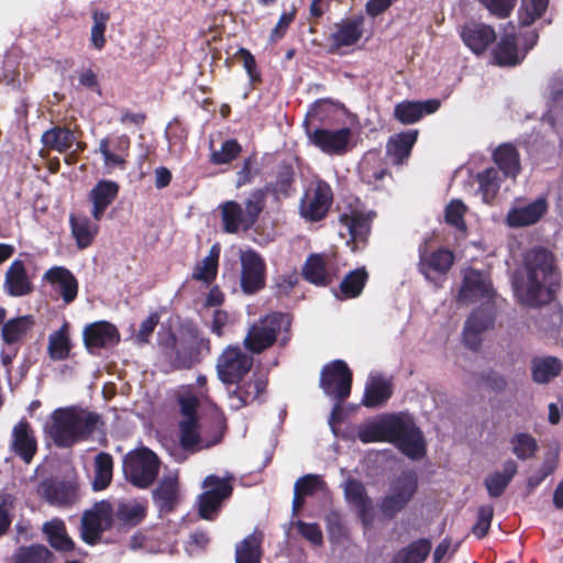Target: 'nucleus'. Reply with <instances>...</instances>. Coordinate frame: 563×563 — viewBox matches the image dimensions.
Here are the masks:
<instances>
[{
    "label": "nucleus",
    "mask_w": 563,
    "mask_h": 563,
    "mask_svg": "<svg viewBox=\"0 0 563 563\" xmlns=\"http://www.w3.org/2000/svg\"><path fill=\"white\" fill-rule=\"evenodd\" d=\"M352 372L344 361L335 360L327 364L320 375V387L323 393L335 400L329 423L332 424L341 409V402L350 396Z\"/></svg>",
    "instance_id": "39448f33"
},
{
    "label": "nucleus",
    "mask_w": 563,
    "mask_h": 563,
    "mask_svg": "<svg viewBox=\"0 0 563 563\" xmlns=\"http://www.w3.org/2000/svg\"><path fill=\"white\" fill-rule=\"evenodd\" d=\"M534 327L544 335H560L563 331V314L556 305H548L542 307L537 316H533Z\"/></svg>",
    "instance_id": "e433bc0d"
},
{
    "label": "nucleus",
    "mask_w": 563,
    "mask_h": 563,
    "mask_svg": "<svg viewBox=\"0 0 563 563\" xmlns=\"http://www.w3.org/2000/svg\"><path fill=\"white\" fill-rule=\"evenodd\" d=\"M177 400L180 407L183 419L179 422V440L185 451L190 453L208 449L221 440V434L217 433L211 439L203 434L202 427L198 422L197 407L198 396L190 387H183L178 391Z\"/></svg>",
    "instance_id": "20e7f679"
},
{
    "label": "nucleus",
    "mask_w": 563,
    "mask_h": 563,
    "mask_svg": "<svg viewBox=\"0 0 563 563\" xmlns=\"http://www.w3.org/2000/svg\"><path fill=\"white\" fill-rule=\"evenodd\" d=\"M525 276L517 273L512 288L517 299L529 307L550 303L559 275L552 254L543 247H533L523 256Z\"/></svg>",
    "instance_id": "f257e3e1"
},
{
    "label": "nucleus",
    "mask_w": 563,
    "mask_h": 563,
    "mask_svg": "<svg viewBox=\"0 0 563 563\" xmlns=\"http://www.w3.org/2000/svg\"><path fill=\"white\" fill-rule=\"evenodd\" d=\"M325 483L320 475L307 474L299 477L294 486L292 514L296 515L303 506V498L323 490Z\"/></svg>",
    "instance_id": "58836bf2"
},
{
    "label": "nucleus",
    "mask_w": 563,
    "mask_h": 563,
    "mask_svg": "<svg viewBox=\"0 0 563 563\" xmlns=\"http://www.w3.org/2000/svg\"><path fill=\"white\" fill-rule=\"evenodd\" d=\"M98 221H91L86 216H71L70 225L73 235L79 249L88 247L98 232Z\"/></svg>",
    "instance_id": "a19ab883"
},
{
    "label": "nucleus",
    "mask_w": 563,
    "mask_h": 563,
    "mask_svg": "<svg viewBox=\"0 0 563 563\" xmlns=\"http://www.w3.org/2000/svg\"><path fill=\"white\" fill-rule=\"evenodd\" d=\"M43 279L56 287L65 303L75 300L78 294V283L73 273L64 266H54L43 276Z\"/></svg>",
    "instance_id": "7c9ffc66"
},
{
    "label": "nucleus",
    "mask_w": 563,
    "mask_h": 563,
    "mask_svg": "<svg viewBox=\"0 0 563 563\" xmlns=\"http://www.w3.org/2000/svg\"><path fill=\"white\" fill-rule=\"evenodd\" d=\"M261 539L252 533L235 547V563H260Z\"/></svg>",
    "instance_id": "8fccbe9b"
},
{
    "label": "nucleus",
    "mask_w": 563,
    "mask_h": 563,
    "mask_svg": "<svg viewBox=\"0 0 563 563\" xmlns=\"http://www.w3.org/2000/svg\"><path fill=\"white\" fill-rule=\"evenodd\" d=\"M110 19L108 12L101 10H95L92 12V26L90 41L95 48L101 49L106 44L104 32L107 23Z\"/></svg>",
    "instance_id": "13d9d810"
},
{
    "label": "nucleus",
    "mask_w": 563,
    "mask_h": 563,
    "mask_svg": "<svg viewBox=\"0 0 563 563\" xmlns=\"http://www.w3.org/2000/svg\"><path fill=\"white\" fill-rule=\"evenodd\" d=\"M113 508L109 501L101 500L84 512L81 518V538L88 544H96L113 520Z\"/></svg>",
    "instance_id": "2eb2a0df"
},
{
    "label": "nucleus",
    "mask_w": 563,
    "mask_h": 563,
    "mask_svg": "<svg viewBox=\"0 0 563 563\" xmlns=\"http://www.w3.org/2000/svg\"><path fill=\"white\" fill-rule=\"evenodd\" d=\"M505 178L495 167H487L476 174L477 194L483 202L492 205L496 200Z\"/></svg>",
    "instance_id": "72a5a7b5"
},
{
    "label": "nucleus",
    "mask_w": 563,
    "mask_h": 563,
    "mask_svg": "<svg viewBox=\"0 0 563 563\" xmlns=\"http://www.w3.org/2000/svg\"><path fill=\"white\" fill-rule=\"evenodd\" d=\"M241 150V145L235 140H227L222 143L220 150L211 153L210 161L218 165L228 164L238 157Z\"/></svg>",
    "instance_id": "e2e57ef3"
},
{
    "label": "nucleus",
    "mask_w": 563,
    "mask_h": 563,
    "mask_svg": "<svg viewBox=\"0 0 563 563\" xmlns=\"http://www.w3.org/2000/svg\"><path fill=\"white\" fill-rule=\"evenodd\" d=\"M562 369V363L558 357L543 356L532 361L533 380L540 384L550 382L556 377Z\"/></svg>",
    "instance_id": "a18cd8bd"
},
{
    "label": "nucleus",
    "mask_w": 563,
    "mask_h": 563,
    "mask_svg": "<svg viewBox=\"0 0 563 563\" xmlns=\"http://www.w3.org/2000/svg\"><path fill=\"white\" fill-rule=\"evenodd\" d=\"M563 121V92H559L549 106L548 112L543 115V122L556 128Z\"/></svg>",
    "instance_id": "774afa93"
},
{
    "label": "nucleus",
    "mask_w": 563,
    "mask_h": 563,
    "mask_svg": "<svg viewBox=\"0 0 563 563\" xmlns=\"http://www.w3.org/2000/svg\"><path fill=\"white\" fill-rule=\"evenodd\" d=\"M223 229L228 233H238L241 230L246 231L253 224L244 213L240 203L227 201L221 206Z\"/></svg>",
    "instance_id": "4c0bfd02"
},
{
    "label": "nucleus",
    "mask_w": 563,
    "mask_h": 563,
    "mask_svg": "<svg viewBox=\"0 0 563 563\" xmlns=\"http://www.w3.org/2000/svg\"><path fill=\"white\" fill-rule=\"evenodd\" d=\"M178 495V475L177 473H169L165 475L159 486L154 490V498L161 510H170Z\"/></svg>",
    "instance_id": "ea45409f"
},
{
    "label": "nucleus",
    "mask_w": 563,
    "mask_h": 563,
    "mask_svg": "<svg viewBox=\"0 0 563 563\" xmlns=\"http://www.w3.org/2000/svg\"><path fill=\"white\" fill-rule=\"evenodd\" d=\"M82 338L85 346L90 353L98 349L114 346L120 342L117 327L108 321H97L86 325Z\"/></svg>",
    "instance_id": "412c9836"
},
{
    "label": "nucleus",
    "mask_w": 563,
    "mask_h": 563,
    "mask_svg": "<svg viewBox=\"0 0 563 563\" xmlns=\"http://www.w3.org/2000/svg\"><path fill=\"white\" fill-rule=\"evenodd\" d=\"M118 183L110 179H101L88 194V201L91 203V216L93 220L100 221L107 208L115 200L119 194Z\"/></svg>",
    "instance_id": "a878e982"
},
{
    "label": "nucleus",
    "mask_w": 563,
    "mask_h": 563,
    "mask_svg": "<svg viewBox=\"0 0 563 563\" xmlns=\"http://www.w3.org/2000/svg\"><path fill=\"white\" fill-rule=\"evenodd\" d=\"M511 444L514 454L520 460L531 457L537 450L536 440L527 433L516 434L511 440Z\"/></svg>",
    "instance_id": "680f3d73"
},
{
    "label": "nucleus",
    "mask_w": 563,
    "mask_h": 563,
    "mask_svg": "<svg viewBox=\"0 0 563 563\" xmlns=\"http://www.w3.org/2000/svg\"><path fill=\"white\" fill-rule=\"evenodd\" d=\"M40 490L54 506H67L77 499V486L70 481H46L41 484Z\"/></svg>",
    "instance_id": "c756f323"
},
{
    "label": "nucleus",
    "mask_w": 563,
    "mask_h": 563,
    "mask_svg": "<svg viewBox=\"0 0 563 563\" xmlns=\"http://www.w3.org/2000/svg\"><path fill=\"white\" fill-rule=\"evenodd\" d=\"M418 130H409L389 139L386 145L387 155L394 164H401L417 142Z\"/></svg>",
    "instance_id": "c9c22d12"
},
{
    "label": "nucleus",
    "mask_w": 563,
    "mask_h": 563,
    "mask_svg": "<svg viewBox=\"0 0 563 563\" xmlns=\"http://www.w3.org/2000/svg\"><path fill=\"white\" fill-rule=\"evenodd\" d=\"M548 207V199L543 195L533 201L517 198L507 212L506 223L510 228H523L536 224L545 214Z\"/></svg>",
    "instance_id": "dca6fc26"
},
{
    "label": "nucleus",
    "mask_w": 563,
    "mask_h": 563,
    "mask_svg": "<svg viewBox=\"0 0 563 563\" xmlns=\"http://www.w3.org/2000/svg\"><path fill=\"white\" fill-rule=\"evenodd\" d=\"M537 41V32L527 31L517 35L515 26L510 25L505 29L501 40L494 49V59L500 66H514L525 58Z\"/></svg>",
    "instance_id": "0eeeda50"
},
{
    "label": "nucleus",
    "mask_w": 563,
    "mask_h": 563,
    "mask_svg": "<svg viewBox=\"0 0 563 563\" xmlns=\"http://www.w3.org/2000/svg\"><path fill=\"white\" fill-rule=\"evenodd\" d=\"M233 389H228L229 406L233 410L253 404L265 393L267 380L262 375L254 374L250 379L234 383Z\"/></svg>",
    "instance_id": "aec40b11"
},
{
    "label": "nucleus",
    "mask_w": 563,
    "mask_h": 563,
    "mask_svg": "<svg viewBox=\"0 0 563 563\" xmlns=\"http://www.w3.org/2000/svg\"><path fill=\"white\" fill-rule=\"evenodd\" d=\"M440 108L438 99H429L426 101L405 100L395 106L394 117L402 124H413L423 115L432 114Z\"/></svg>",
    "instance_id": "cd10ccee"
},
{
    "label": "nucleus",
    "mask_w": 563,
    "mask_h": 563,
    "mask_svg": "<svg viewBox=\"0 0 563 563\" xmlns=\"http://www.w3.org/2000/svg\"><path fill=\"white\" fill-rule=\"evenodd\" d=\"M43 531L47 537L49 544L58 551H69L74 548V542L67 536L65 525L59 519H53L45 522Z\"/></svg>",
    "instance_id": "09e8293b"
},
{
    "label": "nucleus",
    "mask_w": 563,
    "mask_h": 563,
    "mask_svg": "<svg viewBox=\"0 0 563 563\" xmlns=\"http://www.w3.org/2000/svg\"><path fill=\"white\" fill-rule=\"evenodd\" d=\"M11 452L24 463L30 464L37 451L35 433L26 420L13 426L10 440Z\"/></svg>",
    "instance_id": "5701e85b"
},
{
    "label": "nucleus",
    "mask_w": 563,
    "mask_h": 563,
    "mask_svg": "<svg viewBox=\"0 0 563 563\" xmlns=\"http://www.w3.org/2000/svg\"><path fill=\"white\" fill-rule=\"evenodd\" d=\"M3 290L11 297H23L32 292V279L23 261L14 260L10 264L4 275Z\"/></svg>",
    "instance_id": "393cba45"
},
{
    "label": "nucleus",
    "mask_w": 563,
    "mask_h": 563,
    "mask_svg": "<svg viewBox=\"0 0 563 563\" xmlns=\"http://www.w3.org/2000/svg\"><path fill=\"white\" fill-rule=\"evenodd\" d=\"M159 471L157 455L147 448L129 452L123 459L125 478L139 488H147L156 479Z\"/></svg>",
    "instance_id": "423d86ee"
},
{
    "label": "nucleus",
    "mask_w": 563,
    "mask_h": 563,
    "mask_svg": "<svg viewBox=\"0 0 563 563\" xmlns=\"http://www.w3.org/2000/svg\"><path fill=\"white\" fill-rule=\"evenodd\" d=\"M374 212L364 208L358 199L350 203L339 216L340 234L349 235L355 243L364 242L371 231Z\"/></svg>",
    "instance_id": "ddd939ff"
},
{
    "label": "nucleus",
    "mask_w": 563,
    "mask_h": 563,
    "mask_svg": "<svg viewBox=\"0 0 563 563\" xmlns=\"http://www.w3.org/2000/svg\"><path fill=\"white\" fill-rule=\"evenodd\" d=\"M71 343L68 334V324L64 323L57 331L48 335L47 352L53 361H63L69 356Z\"/></svg>",
    "instance_id": "37998d69"
},
{
    "label": "nucleus",
    "mask_w": 563,
    "mask_h": 563,
    "mask_svg": "<svg viewBox=\"0 0 563 563\" xmlns=\"http://www.w3.org/2000/svg\"><path fill=\"white\" fill-rule=\"evenodd\" d=\"M74 142L75 135L73 131L66 128H53L44 132L42 135L43 145L48 150H53L59 153L69 150Z\"/></svg>",
    "instance_id": "de8ad7c7"
},
{
    "label": "nucleus",
    "mask_w": 563,
    "mask_h": 563,
    "mask_svg": "<svg viewBox=\"0 0 563 563\" xmlns=\"http://www.w3.org/2000/svg\"><path fill=\"white\" fill-rule=\"evenodd\" d=\"M146 507L137 500H125L118 504L115 516L120 522L126 526H136L145 517Z\"/></svg>",
    "instance_id": "3c124183"
},
{
    "label": "nucleus",
    "mask_w": 563,
    "mask_h": 563,
    "mask_svg": "<svg viewBox=\"0 0 563 563\" xmlns=\"http://www.w3.org/2000/svg\"><path fill=\"white\" fill-rule=\"evenodd\" d=\"M334 255L312 254L306 261L302 275L308 282L314 285L324 286L331 282V277L334 274Z\"/></svg>",
    "instance_id": "bb28decb"
},
{
    "label": "nucleus",
    "mask_w": 563,
    "mask_h": 563,
    "mask_svg": "<svg viewBox=\"0 0 563 563\" xmlns=\"http://www.w3.org/2000/svg\"><path fill=\"white\" fill-rule=\"evenodd\" d=\"M549 7V0H521L518 21L521 26L531 25L540 19Z\"/></svg>",
    "instance_id": "6e6d98bb"
},
{
    "label": "nucleus",
    "mask_w": 563,
    "mask_h": 563,
    "mask_svg": "<svg viewBox=\"0 0 563 563\" xmlns=\"http://www.w3.org/2000/svg\"><path fill=\"white\" fill-rule=\"evenodd\" d=\"M130 146L131 140L126 134L109 135L100 140L98 153L101 154L108 173L125 170Z\"/></svg>",
    "instance_id": "a211bd4d"
},
{
    "label": "nucleus",
    "mask_w": 563,
    "mask_h": 563,
    "mask_svg": "<svg viewBox=\"0 0 563 563\" xmlns=\"http://www.w3.org/2000/svg\"><path fill=\"white\" fill-rule=\"evenodd\" d=\"M558 465V453L547 457L541 468L528 478L527 485L530 489L538 487L550 474H552Z\"/></svg>",
    "instance_id": "69168bd1"
},
{
    "label": "nucleus",
    "mask_w": 563,
    "mask_h": 563,
    "mask_svg": "<svg viewBox=\"0 0 563 563\" xmlns=\"http://www.w3.org/2000/svg\"><path fill=\"white\" fill-rule=\"evenodd\" d=\"M493 288L489 277L474 268H466L463 272V283L457 295V300L470 305L478 300H485V307H492Z\"/></svg>",
    "instance_id": "f3484780"
},
{
    "label": "nucleus",
    "mask_w": 563,
    "mask_h": 563,
    "mask_svg": "<svg viewBox=\"0 0 563 563\" xmlns=\"http://www.w3.org/2000/svg\"><path fill=\"white\" fill-rule=\"evenodd\" d=\"M358 439L364 443L391 442L408 457L421 459L426 453V444L421 431L405 417L389 416L378 421L362 424L357 431Z\"/></svg>",
    "instance_id": "f03ea898"
},
{
    "label": "nucleus",
    "mask_w": 563,
    "mask_h": 563,
    "mask_svg": "<svg viewBox=\"0 0 563 563\" xmlns=\"http://www.w3.org/2000/svg\"><path fill=\"white\" fill-rule=\"evenodd\" d=\"M494 323L492 307H481L467 318L463 329V342L466 347L476 351L482 343V334Z\"/></svg>",
    "instance_id": "4be33fe9"
},
{
    "label": "nucleus",
    "mask_w": 563,
    "mask_h": 563,
    "mask_svg": "<svg viewBox=\"0 0 563 563\" xmlns=\"http://www.w3.org/2000/svg\"><path fill=\"white\" fill-rule=\"evenodd\" d=\"M303 128L306 135L313 146L328 155H342L347 148L352 137L349 128L329 130L324 128L312 126L308 120H305Z\"/></svg>",
    "instance_id": "9b49d317"
},
{
    "label": "nucleus",
    "mask_w": 563,
    "mask_h": 563,
    "mask_svg": "<svg viewBox=\"0 0 563 563\" xmlns=\"http://www.w3.org/2000/svg\"><path fill=\"white\" fill-rule=\"evenodd\" d=\"M366 280L367 273L364 268L350 272L340 284L341 295H338V297L341 299L357 297L362 292Z\"/></svg>",
    "instance_id": "5fc2aeb1"
},
{
    "label": "nucleus",
    "mask_w": 563,
    "mask_h": 563,
    "mask_svg": "<svg viewBox=\"0 0 563 563\" xmlns=\"http://www.w3.org/2000/svg\"><path fill=\"white\" fill-rule=\"evenodd\" d=\"M362 36V20L343 21L336 26L332 37L338 46L355 44Z\"/></svg>",
    "instance_id": "864d4df0"
},
{
    "label": "nucleus",
    "mask_w": 563,
    "mask_h": 563,
    "mask_svg": "<svg viewBox=\"0 0 563 563\" xmlns=\"http://www.w3.org/2000/svg\"><path fill=\"white\" fill-rule=\"evenodd\" d=\"M431 548L430 540H416L395 554L394 563H422L429 555Z\"/></svg>",
    "instance_id": "c03bdc74"
},
{
    "label": "nucleus",
    "mask_w": 563,
    "mask_h": 563,
    "mask_svg": "<svg viewBox=\"0 0 563 563\" xmlns=\"http://www.w3.org/2000/svg\"><path fill=\"white\" fill-rule=\"evenodd\" d=\"M232 477L209 475L203 481L205 492L199 496V515L206 520H213L221 504L232 494Z\"/></svg>",
    "instance_id": "f8f14e48"
},
{
    "label": "nucleus",
    "mask_w": 563,
    "mask_h": 563,
    "mask_svg": "<svg viewBox=\"0 0 563 563\" xmlns=\"http://www.w3.org/2000/svg\"><path fill=\"white\" fill-rule=\"evenodd\" d=\"M265 194L263 190L257 189L250 194L245 202L244 213L249 218L252 224L255 223L258 214L262 212L264 207Z\"/></svg>",
    "instance_id": "338daca9"
},
{
    "label": "nucleus",
    "mask_w": 563,
    "mask_h": 563,
    "mask_svg": "<svg viewBox=\"0 0 563 563\" xmlns=\"http://www.w3.org/2000/svg\"><path fill=\"white\" fill-rule=\"evenodd\" d=\"M418 489V476L412 471L402 472L391 481L387 495L379 503L383 516L393 519L412 500Z\"/></svg>",
    "instance_id": "6e6552de"
},
{
    "label": "nucleus",
    "mask_w": 563,
    "mask_h": 563,
    "mask_svg": "<svg viewBox=\"0 0 563 563\" xmlns=\"http://www.w3.org/2000/svg\"><path fill=\"white\" fill-rule=\"evenodd\" d=\"M218 253H214V247L211 253L199 262L192 273V277L197 280L211 283L217 275Z\"/></svg>",
    "instance_id": "bf43d9fd"
},
{
    "label": "nucleus",
    "mask_w": 563,
    "mask_h": 563,
    "mask_svg": "<svg viewBox=\"0 0 563 563\" xmlns=\"http://www.w3.org/2000/svg\"><path fill=\"white\" fill-rule=\"evenodd\" d=\"M113 460L108 453L101 452L95 457V478L92 487L102 490L109 486L112 479Z\"/></svg>",
    "instance_id": "603ef678"
},
{
    "label": "nucleus",
    "mask_w": 563,
    "mask_h": 563,
    "mask_svg": "<svg viewBox=\"0 0 563 563\" xmlns=\"http://www.w3.org/2000/svg\"><path fill=\"white\" fill-rule=\"evenodd\" d=\"M14 563H53V554L41 544L23 547L14 554Z\"/></svg>",
    "instance_id": "4d7b16f0"
},
{
    "label": "nucleus",
    "mask_w": 563,
    "mask_h": 563,
    "mask_svg": "<svg viewBox=\"0 0 563 563\" xmlns=\"http://www.w3.org/2000/svg\"><path fill=\"white\" fill-rule=\"evenodd\" d=\"M465 205L461 200H452L445 209V220L460 231L465 230L464 213Z\"/></svg>",
    "instance_id": "0e129e2a"
},
{
    "label": "nucleus",
    "mask_w": 563,
    "mask_h": 563,
    "mask_svg": "<svg viewBox=\"0 0 563 563\" xmlns=\"http://www.w3.org/2000/svg\"><path fill=\"white\" fill-rule=\"evenodd\" d=\"M99 416L87 409L70 406L55 409L44 430L58 448H70L87 440L99 426Z\"/></svg>",
    "instance_id": "7ed1b4c3"
},
{
    "label": "nucleus",
    "mask_w": 563,
    "mask_h": 563,
    "mask_svg": "<svg viewBox=\"0 0 563 563\" xmlns=\"http://www.w3.org/2000/svg\"><path fill=\"white\" fill-rule=\"evenodd\" d=\"M517 472V464L512 460L505 462L503 471L489 475L486 481V488L490 497H499Z\"/></svg>",
    "instance_id": "49530a36"
},
{
    "label": "nucleus",
    "mask_w": 563,
    "mask_h": 563,
    "mask_svg": "<svg viewBox=\"0 0 563 563\" xmlns=\"http://www.w3.org/2000/svg\"><path fill=\"white\" fill-rule=\"evenodd\" d=\"M344 496L347 503L354 505L364 526L369 527L373 522V504L367 496L364 485L356 479H349L344 483Z\"/></svg>",
    "instance_id": "c85d7f7f"
},
{
    "label": "nucleus",
    "mask_w": 563,
    "mask_h": 563,
    "mask_svg": "<svg viewBox=\"0 0 563 563\" xmlns=\"http://www.w3.org/2000/svg\"><path fill=\"white\" fill-rule=\"evenodd\" d=\"M463 42L475 54L483 53L495 40L496 34L493 27L481 23H468L462 29Z\"/></svg>",
    "instance_id": "2f4dec72"
},
{
    "label": "nucleus",
    "mask_w": 563,
    "mask_h": 563,
    "mask_svg": "<svg viewBox=\"0 0 563 563\" xmlns=\"http://www.w3.org/2000/svg\"><path fill=\"white\" fill-rule=\"evenodd\" d=\"M241 287L245 294H254L265 286L266 264L253 250L240 252Z\"/></svg>",
    "instance_id": "6ab92c4d"
},
{
    "label": "nucleus",
    "mask_w": 563,
    "mask_h": 563,
    "mask_svg": "<svg viewBox=\"0 0 563 563\" xmlns=\"http://www.w3.org/2000/svg\"><path fill=\"white\" fill-rule=\"evenodd\" d=\"M253 365V357L240 347H227L217 362V373L225 385H233L247 374Z\"/></svg>",
    "instance_id": "4468645a"
},
{
    "label": "nucleus",
    "mask_w": 563,
    "mask_h": 563,
    "mask_svg": "<svg viewBox=\"0 0 563 563\" xmlns=\"http://www.w3.org/2000/svg\"><path fill=\"white\" fill-rule=\"evenodd\" d=\"M333 192L328 183L316 179L309 184L300 199L299 213L310 222L324 219L332 206Z\"/></svg>",
    "instance_id": "9d476101"
},
{
    "label": "nucleus",
    "mask_w": 563,
    "mask_h": 563,
    "mask_svg": "<svg viewBox=\"0 0 563 563\" xmlns=\"http://www.w3.org/2000/svg\"><path fill=\"white\" fill-rule=\"evenodd\" d=\"M290 325L288 314L273 312L253 323L244 339L245 346L254 352L260 353L273 345L276 341L277 333L287 330Z\"/></svg>",
    "instance_id": "1a4fd4ad"
},
{
    "label": "nucleus",
    "mask_w": 563,
    "mask_h": 563,
    "mask_svg": "<svg viewBox=\"0 0 563 563\" xmlns=\"http://www.w3.org/2000/svg\"><path fill=\"white\" fill-rule=\"evenodd\" d=\"M493 159L504 177L516 179L521 170L519 153L510 143L500 144L493 152Z\"/></svg>",
    "instance_id": "f704fd0d"
},
{
    "label": "nucleus",
    "mask_w": 563,
    "mask_h": 563,
    "mask_svg": "<svg viewBox=\"0 0 563 563\" xmlns=\"http://www.w3.org/2000/svg\"><path fill=\"white\" fill-rule=\"evenodd\" d=\"M33 324L32 316H22L7 321L1 329L3 342L9 346L18 343L32 329Z\"/></svg>",
    "instance_id": "79ce46f5"
},
{
    "label": "nucleus",
    "mask_w": 563,
    "mask_h": 563,
    "mask_svg": "<svg viewBox=\"0 0 563 563\" xmlns=\"http://www.w3.org/2000/svg\"><path fill=\"white\" fill-rule=\"evenodd\" d=\"M391 396L390 380L380 375H369L365 384L362 404L375 408L386 402Z\"/></svg>",
    "instance_id": "473e14b6"
},
{
    "label": "nucleus",
    "mask_w": 563,
    "mask_h": 563,
    "mask_svg": "<svg viewBox=\"0 0 563 563\" xmlns=\"http://www.w3.org/2000/svg\"><path fill=\"white\" fill-rule=\"evenodd\" d=\"M14 516V497L5 492L0 493V538L9 530Z\"/></svg>",
    "instance_id": "052dcab7"
},
{
    "label": "nucleus",
    "mask_w": 563,
    "mask_h": 563,
    "mask_svg": "<svg viewBox=\"0 0 563 563\" xmlns=\"http://www.w3.org/2000/svg\"><path fill=\"white\" fill-rule=\"evenodd\" d=\"M454 261V255L448 250L427 252L420 250L419 271L430 282L437 284L445 275Z\"/></svg>",
    "instance_id": "b1692460"
}]
</instances>
